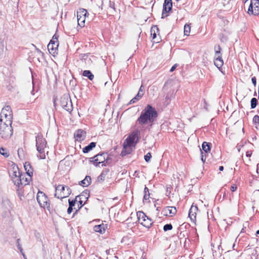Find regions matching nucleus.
Returning a JSON list of instances; mask_svg holds the SVG:
<instances>
[{
    "label": "nucleus",
    "instance_id": "f257e3e1",
    "mask_svg": "<svg viewBox=\"0 0 259 259\" xmlns=\"http://www.w3.org/2000/svg\"><path fill=\"white\" fill-rule=\"evenodd\" d=\"M157 116L158 113L155 109L150 105H147L141 112L137 121L141 124L150 123L152 125Z\"/></svg>",
    "mask_w": 259,
    "mask_h": 259
},
{
    "label": "nucleus",
    "instance_id": "f03ea898",
    "mask_svg": "<svg viewBox=\"0 0 259 259\" xmlns=\"http://www.w3.org/2000/svg\"><path fill=\"white\" fill-rule=\"evenodd\" d=\"M47 146V141L42 135H37L36 137V147L39 153L37 155L40 159H45V148Z\"/></svg>",
    "mask_w": 259,
    "mask_h": 259
},
{
    "label": "nucleus",
    "instance_id": "7ed1b4c3",
    "mask_svg": "<svg viewBox=\"0 0 259 259\" xmlns=\"http://www.w3.org/2000/svg\"><path fill=\"white\" fill-rule=\"evenodd\" d=\"M71 193V189L63 185H59L55 187V197L58 199H63L68 197Z\"/></svg>",
    "mask_w": 259,
    "mask_h": 259
},
{
    "label": "nucleus",
    "instance_id": "20e7f679",
    "mask_svg": "<svg viewBox=\"0 0 259 259\" xmlns=\"http://www.w3.org/2000/svg\"><path fill=\"white\" fill-rule=\"evenodd\" d=\"M90 161L93 162L95 164L98 165L100 163H103L102 165H106L111 163V159L107 153L98 154L90 158Z\"/></svg>",
    "mask_w": 259,
    "mask_h": 259
},
{
    "label": "nucleus",
    "instance_id": "39448f33",
    "mask_svg": "<svg viewBox=\"0 0 259 259\" xmlns=\"http://www.w3.org/2000/svg\"><path fill=\"white\" fill-rule=\"evenodd\" d=\"M13 133L12 123H0V137L2 139L7 140L11 137Z\"/></svg>",
    "mask_w": 259,
    "mask_h": 259
},
{
    "label": "nucleus",
    "instance_id": "423d86ee",
    "mask_svg": "<svg viewBox=\"0 0 259 259\" xmlns=\"http://www.w3.org/2000/svg\"><path fill=\"white\" fill-rule=\"evenodd\" d=\"M37 201L41 207L50 209V202L47 196L42 191H39L36 196Z\"/></svg>",
    "mask_w": 259,
    "mask_h": 259
},
{
    "label": "nucleus",
    "instance_id": "0eeeda50",
    "mask_svg": "<svg viewBox=\"0 0 259 259\" xmlns=\"http://www.w3.org/2000/svg\"><path fill=\"white\" fill-rule=\"evenodd\" d=\"M138 222L143 226L149 228L153 224L152 220L148 218L147 216L142 211H138L137 213Z\"/></svg>",
    "mask_w": 259,
    "mask_h": 259
},
{
    "label": "nucleus",
    "instance_id": "6e6552de",
    "mask_svg": "<svg viewBox=\"0 0 259 259\" xmlns=\"http://www.w3.org/2000/svg\"><path fill=\"white\" fill-rule=\"evenodd\" d=\"M0 117L7 118V121L8 123H12L13 121V113L11 107L7 105L5 106L2 110L0 113Z\"/></svg>",
    "mask_w": 259,
    "mask_h": 259
},
{
    "label": "nucleus",
    "instance_id": "1a4fd4ad",
    "mask_svg": "<svg viewBox=\"0 0 259 259\" xmlns=\"http://www.w3.org/2000/svg\"><path fill=\"white\" fill-rule=\"evenodd\" d=\"M88 14L87 11L84 9H79L77 12L78 24L81 27L84 26L86 16Z\"/></svg>",
    "mask_w": 259,
    "mask_h": 259
},
{
    "label": "nucleus",
    "instance_id": "9d476101",
    "mask_svg": "<svg viewBox=\"0 0 259 259\" xmlns=\"http://www.w3.org/2000/svg\"><path fill=\"white\" fill-rule=\"evenodd\" d=\"M247 12L249 15H258L259 14V0H251Z\"/></svg>",
    "mask_w": 259,
    "mask_h": 259
},
{
    "label": "nucleus",
    "instance_id": "9b49d317",
    "mask_svg": "<svg viewBox=\"0 0 259 259\" xmlns=\"http://www.w3.org/2000/svg\"><path fill=\"white\" fill-rule=\"evenodd\" d=\"M217 47L218 48V50H217V47H215V53L214 56V64L218 68L220 69L223 65L224 62L220 52L221 47L220 46H218Z\"/></svg>",
    "mask_w": 259,
    "mask_h": 259
},
{
    "label": "nucleus",
    "instance_id": "f8f14e48",
    "mask_svg": "<svg viewBox=\"0 0 259 259\" xmlns=\"http://www.w3.org/2000/svg\"><path fill=\"white\" fill-rule=\"evenodd\" d=\"M59 46V42L58 36L56 34L54 35L52 39L48 45V50L50 53L55 54L58 49Z\"/></svg>",
    "mask_w": 259,
    "mask_h": 259
},
{
    "label": "nucleus",
    "instance_id": "ddd939ff",
    "mask_svg": "<svg viewBox=\"0 0 259 259\" xmlns=\"http://www.w3.org/2000/svg\"><path fill=\"white\" fill-rule=\"evenodd\" d=\"M60 103L62 108L65 110L67 111L72 110L71 101L67 96H64L61 98Z\"/></svg>",
    "mask_w": 259,
    "mask_h": 259
},
{
    "label": "nucleus",
    "instance_id": "4468645a",
    "mask_svg": "<svg viewBox=\"0 0 259 259\" xmlns=\"http://www.w3.org/2000/svg\"><path fill=\"white\" fill-rule=\"evenodd\" d=\"M139 135L140 131L138 130H136L128 136L124 142L128 145H134V143H137L138 141Z\"/></svg>",
    "mask_w": 259,
    "mask_h": 259
},
{
    "label": "nucleus",
    "instance_id": "2eb2a0df",
    "mask_svg": "<svg viewBox=\"0 0 259 259\" xmlns=\"http://www.w3.org/2000/svg\"><path fill=\"white\" fill-rule=\"evenodd\" d=\"M172 3L171 0H165L163 6V11L162 13V18L167 16V13L171 10Z\"/></svg>",
    "mask_w": 259,
    "mask_h": 259
},
{
    "label": "nucleus",
    "instance_id": "dca6fc26",
    "mask_svg": "<svg viewBox=\"0 0 259 259\" xmlns=\"http://www.w3.org/2000/svg\"><path fill=\"white\" fill-rule=\"evenodd\" d=\"M162 213L164 215L172 217L177 213V209L174 206H166L162 210Z\"/></svg>",
    "mask_w": 259,
    "mask_h": 259
},
{
    "label": "nucleus",
    "instance_id": "f3484780",
    "mask_svg": "<svg viewBox=\"0 0 259 259\" xmlns=\"http://www.w3.org/2000/svg\"><path fill=\"white\" fill-rule=\"evenodd\" d=\"M86 133L82 130H78L74 133V138L76 140L81 141L84 140Z\"/></svg>",
    "mask_w": 259,
    "mask_h": 259
},
{
    "label": "nucleus",
    "instance_id": "a211bd4d",
    "mask_svg": "<svg viewBox=\"0 0 259 259\" xmlns=\"http://www.w3.org/2000/svg\"><path fill=\"white\" fill-rule=\"evenodd\" d=\"M133 146V145H128L126 142H124L123 148L121 153V156H124L126 154H130L132 152V147Z\"/></svg>",
    "mask_w": 259,
    "mask_h": 259
},
{
    "label": "nucleus",
    "instance_id": "6ab92c4d",
    "mask_svg": "<svg viewBox=\"0 0 259 259\" xmlns=\"http://www.w3.org/2000/svg\"><path fill=\"white\" fill-rule=\"evenodd\" d=\"M198 210V207L196 206H194L193 205L191 206L189 212V217L192 221H194L196 220Z\"/></svg>",
    "mask_w": 259,
    "mask_h": 259
},
{
    "label": "nucleus",
    "instance_id": "aec40b11",
    "mask_svg": "<svg viewBox=\"0 0 259 259\" xmlns=\"http://www.w3.org/2000/svg\"><path fill=\"white\" fill-rule=\"evenodd\" d=\"M23 175H20V176H18L17 177H15V178L13 179V182H14V184L17 186H19L20 185H26L27 182H23V178H22Z\"/></svg>",
    "mask_w": 259,
    "mask_h": 259
},
{
    "label": "nucleus",
    "instance_id": "412c9836",
    "mask_svg": "<svg viewBox=\"0 0 259 259\" xmlns=\"http://www.w3.org/2000/svg\"><path fill=\"white\" fill-rule=\"evenodd\" d=\"M106 229L107 225L104 224L99 225H96L94 227V230L95 232L100 233L101 234L104 233Z\"/></svg>",
    "mask_w": 259,
    "mask_h": 259
},
{
    "label": "nucleus",
    "instance_id": "4be33fe9",
    "mask_svg": "<svg viewBox=\"0 0 259 259\" xmlns=\"http://www.w3.org/2000/svg\"><path fill=\"white\" fill-rule=\"evenodd\" d=\"M109 172V170L108 169L105 168L103 169L100 175L98 177V182H102L104 181Z\"/></svg>",
    "mask_w": 259,
    "mask_h": 259
},
{
    "label": "nucleus",
    "instance_id": "5701e85b",
    "mask_svg": "<svg viewBox=\"0 0 259 259\" xmlns=\"http://www.w3.org/2000/svg\"><path fill=\"white\" fill-rule=\"evenodd\" d=\"M24 167L26 170L27 175L32 176L33 175V169L30 163L28 162H26L24 163Z\"/></svg>",
    "mask_w": 259,
    "mask_h": 259
},
{
    "label": "nucleus",
    "instance_id": "b1692460",
    "mask_svg": "<svg viewBox=\"0 0 259 259\" xmlns=\"http://www.w3.org/2000/svg\"><path fill=\"white\" fill-rule=\"evenodd\" d=\"M91 178L90 176H86L85 178L79 182V185L83 187H88L91 183Z\"/></svg>",
    "mask_w": 259,
    "mask_h": 259
},
{
    "label": "nucleus",
    "instance_id": "393cba45",
    "mask_svg": "<svg viewBox=\"0 0 259 259\" xmlns=\"http://www.w3.org/2000/svg\"><path fill=\"white\" fill-rule=\"evenodd\" d=\"M20 175L21 174L18 167H14L12 170L10 172V176L11 177L12 179L15 178V177L20 176Z\"/></svg>",
    "mask_w": 259,
    "mask_h": 259
},
{
    "label": "nucleus",
    "instance_id": "a878e982",
    "mask_svg": "<svg viewBox=\"0 0 259 259\" xmlns=\"http://www.w3.org/2000/svg\"><path fill=\"white\" fill-rule=\"evenodd\" d=\"M79 197L78 199V202L79 204L80 205L81 207L82 206L84 205V203H83V201L81 200V199L82 198V197H84L85 199H88V197L89 196V191L88 190H85L84 191L80 196H78Z\"/></svg>",
    "mask_w": 259,
    "mask_h": 259
},
{
    "label": "nucleus",
    "instance_id": "bb28decb",
    "mask_svg": "<svg viewBox=\"0 0 259 259\" xmlns=\"http://www.w3.org/2000/svg\"><path fill=\"white\" fill-rule=\"evenodd\" d=\"M96 145V143L91 142V143H90L89 145H88V146H85L84 148H83V149H82L83 152L84 153H88L91 150H92L93 149V148L95 147Z\"/></svg>",
    "mask_w": 259,
    "mask_h": 259
},
{
    "label": "nucleus",
    "instance_id": "cd10ccee",
    "mask_svg": "<svg viewBox=\"0 0 259 259\" xmlns=\"http://www.w3.org/2000/svg\"><path fill=\"white\" fill-rule=\"evenodd\" d=\"M158 28L157 27V26H154L151 28V35L153 39H156V33L158 32Z\"/></svg>",
    "mask_w": 259,
    "mask_h": 259
},
{
    "label": "nucleus",
    "instance_id": "c85d7f7f",
    "mask_svg": "<svg viewBox=\"0 0 259 259\" xmlns=\"http://www.w3.org/2000/svg\"><path fill=\"white\" fill-rule=\"evenodd\" d=\"M211 144L206 142H204L202 144V149L205 153H207L210 151V146Z\"/></svg>",
    "mask_w": 259,
    "mask_h": 259
},
{
    "label": "nucleus",
    "instance_id": "c756f323",
    "mask_svg": "<svg viewBox=\"0 0 259 259\" xmlns=\"http://www.w3.org/2000/svg\"><path fill=\"white\" fill-rule=\"evenodd\" d=\"M83 76L88 77L90 80H92L94 78V75L90 70H85L83 72Z\"/></svg>",
    "mask_w": 259,
    "mask_h": 259
},
{
    "label": "nucleus",
    "instance_id": "7c9ffc66",
    "mask_svg": "<svg viewBox=\"0 0 259 259\" xmlns=\"http://www.w3.org/2000/svg\"><path fill=\"white\" fill-rule=\"evenodd\" d=\"M180 243H186L188 238L186 237L184 232H181L179 235Z\"/></svg>",
    "mask_w": 259,
    "mask_h": 259
},
{
    "label": "nucleus",
    "instance_id": "2f4dec72",
    "mask_svg": "<svg viewBox=\"0 0 259 259\" xmlns=\"http://www.w3.org/2000/svg\"><path fill=\"white\" fill-rule=\"evenodd\" d=\"M150 197V193L148 188L145 186L144 188V195L143 197V201L148 200Z\"/></svg>",
    "mask_w": 259,
    "mask_h": 259
},
{
    "label": "nucleus",
    "instance_id": "473e14b6",
    "mask_svg": "<svg viewBox=\"0 0 259 259\" xmlns=\"http://www.w3.org/2000/svg\"><path fill=\"white\" fill-rule=\"evenodd\" d=\"M0 154L3 155L6 158L8 157L10 155L9 152L7 150V149L4 148H0Z\"/></svg>",
    "mask_w": 259,
    "mask_h": 259
},
{
    "label": "nucleus",
    "instance_id": "72a5a7b5",
    "mask_svg": "<svg viewBox=\"0 0 259 259\" xmlns=\"http://www.w3.org/2000/svg\"><path fill=\"white\" fill-rule=\"evenodd\" d=\"M190 30H191V27H190V26L189 25H188V24H186L184 26V34L185 35H187V36L189 35L190 32Z\"/></svg>",
    "mask_w": 259,
    "mask_h": 259
},
{
    "label": "nucleus",
    "instance_id": "f704fd0d",
    "mask_svg": "<svg viewBox=\"0 0 259 259\" xmlns=\"http://www.w3.org/2000/svg\"><path fill=\"white\" fill-rule=\"evenodd\" d=\"M251 108L254 109L256 107L257 104V100L255 98H253L251 99Z\"/></svg>",
    "mask_w": 259,
    "mask_h": 259
},
{
    "label": "nucleus",
    "instance_id": "c9c22d12",
    "mask_svg": "<svg viewBox=\"0 0 259 259\" xmlns=\"http://www.w3.org/2000/svg\"><path fill=\"white\" fill-rule=\"evenodd\" d=\"M79 197V196H76L74 200H70V199H69V206L73 207V206H74L75 205V202L78 201V199Z\"/></svg>",
    "mask_w": 259,
    "mask_h": 259
},
{
    "label": "nucleus",
    "instance_id": "e433bc0d",
    "mask_svg": "<svg viewBox=\"0 0 259 259\" xmlns=\"http://www.w3.org/2000/svg\"><path fill=\"white\" fill-rule=\"evenodd\" d=\"M172 229V226L171 224H166L163 227V230L165 232L169 230H171Z\"/></svg>",
    "mask_w": 259,
    "mask_h": 259
},
{
    "label": "nucleus",
    "instance_id": "4c0bfd02",
    "mask_svg": "<svg viewBox=\"0 0 259 259\" xmlns=\"http://www.w3.org/2000/svg\"><path fill=\"white\" fill-rule=\"evenodd\" d=\"M31 177L32 176L27 175V177L24 178V176L23 175L22 178H23V182H27V185H28L31 180Z\"/></svg>",
    "mask_w": 259,
    "mask_h": 259
},
{
    "label": "nucleus",
    "instance_id": "58836bf2",
    "mask_svg": "<svg viewBox=\"0 0 259 259\" xmlns=\"http://www.w3.org/2000/svg\"><path fill=\"white\" fill-rule=\"evenodd\" d=\"M17 248L18 249L20 250V251L21 252V253H22V254L23 255V257L25 258V259H27L24 253L23 252V249H22V247L21 246V245H20V244H18V245H17Z\"/></svg>",
    "mask_w": 259,
    "mask_h": 259
},
{
    "label": "nucleus",
    "instance_id": "ea45409f",
    "mask_svg": "<svg viewBox=\"0 0 259 259\" xmlns=\"http://www.w3.org/2000/svg\"><path fill=\"white\" fill-rule=\"evenodd\" d=\"M253 122L254 124H258L259 123V116H258L257 115H256L253 117Z\"/></svg>",
    "mask_w": 259,
    "mask_h": 259
},
{
    "label": "nucleus",
    "instance_id": "a19ab883",
    "mask_svg": "<svg viewBox=\"0 0 259 259\" xmlns=\"http://www.w3.org/2000/svg\"><path fill=\"white\" fill-rule=\"evenodd\" d=\"M151 157V155L150 153H148L146 155L144 156L145 160L146 162H149L150 160V158Z\"/></svg>",
    "mask_w": 259,
    "mask_h": 259
},
{
    "label": "nucleus",
    "instance_id": "79ce46f5",
    "mask_svg": "<svg viewBox=\"0 0 259 259\" xmlns=\"http://www.w3.org/2000/svg\"><path fill=\"white\" fill-rule=\"evenodd\" d=\"M7 118H1L0 117V123H5L7 124H9V123L7 121Z\"/></svg>",
    "mask_w": 259,
    "mask_h": 259
},
{
    "label": "nucleus",
    "instance_id": "37998d69",
    "mask_svg": "<svg viewBox=\"0 0 259 259\" xmlns=\"http://www.w3.org/2000/svg\"><path fill=\"white\" fill-rule=\"evenodd\" d=\"M143 95V93H140V92H138L137 95L135 97L136 98V99L138 100H139L142 98Z\"/></svg>",
    "mask_w": 259,
    "mask_h": 259
},
{
    "label": "nucleus",
    "instance_id": "c03bdc74",
    "mask_svg": "<svg viewBox=\"0 0 259 259\" xmlns=\"http://www.w3.org/2000/svg\"><path fill=\"white\" fill-rule=\"evenodd\" d=\"M200 151L201 152V160L203 162H204L206 160V156L203 155V153L202 152L201 149Z\"/></svg>",
    "mask_w": 259,
    "mask_h": 259
},
{
    "label": "nucleus",
    "instance_id": "a18cd8bd",
    "mask_svg": "<svg viewBox=\"0 0 259 259\" xmlns=\"http://www.w3.org/2000/svg\"><path fill=\"white\" fill-rule=\"evenodd\" d=\"M237 190V186L235 184L233 185L231 187V190L232 192H234Z\"/></svg>",
    "mask_w": 259,
    "mask_h": 259
},
{
    "label": "nucleus",
    "instance_id": "49530a36",
    "mask_svg": "<svg viewBox=\"0 0 259 259\" xmlns=\"http://www.w3.org/2000/svg\"><path fill=\"white\" fill-rule=\"evenodd\" d=\"M137 101H138L136 98L134 97L133 99H132L130 102V104H134L135 103H136Z\"/></svg>",
    "mask_w": 259,
    "mask_h": 259
},
{
    "label": "nucleus",
    "instance_id": "de8ad7c7",
    "mask_svg": "<svg viewBox=\"0 0 259 259\" xmlns=\"http://www.w3.org/2000/svg\"><path fill=\"white\" fill-rule=\"evenodd\" d=\"M251 81H252V83L254 84V85L255 86L256 84V80L255 77L254 76V77H252Z\"/></svg>",
    "mask_w": 259,
    "mask_h": 259
},
{
    "label": "nucleus",
    "instance_id": "09e8293b",
    "mask_svg": "<svg viewBox=\"0 0 259 259\" xmlns=\"http://www.w3.org/2000/svg\"><path fill=\"white\" fill-rule=\"evenodd\" d=\"M178 65L177 64H175L174 65H173L172 66V67L171 68L170 70V72H173L176 68V67H177Z\"/></svg>",
    "mask_w": 259,
    "mask_h": 259
},
{
    "label": "nucleus",
    "instance_id": "8fccbe9b",
    "mask_svg": "<svg viewBox=\"0 0 259 259\" xmlns=\"http://www.w3.org/2000/svg\"><path fill=\"white\" fill-rule=\"evenodd\" d=\"M72 210H73L72 207L69 206V207L67 209V213L68 214H70L72 212Z\"/></svg>",
    "mask_w": 259,
    "mask_h": 259
},
{
    "label": "nucleus",
    "instance_id": "3c124183",
    "mask_svg": "<svg viewBox=\"0 0 259 259\" xmlns=\"http://www.w3.org/2000/svg\"><path fill=\"white\" fill-rule=\"evenodd\" d=\"M251 154H252V153H251V151H247V152H246V156L247 157H250V156H251Z\"/></svg>",
    "mask_w": 259,
    "mask_h": 259
},
{
    "label": "nucleus",
    "instance_id": "603ef678",
    "mask_svg": "<svg viewBox=\"0 0 259 259\" xmlns=\"http://www.w3.org/2000/svg\"><path fill=\"white\" fill-rule=\"evenodd\" d=\"M139 92H140V93H143L144 89H143V86L142 85H141V87L140 88Z\"/></svg>",
    "mask_w": 259,
    "mask_h": 259
},
{
    "label": "nucleus",
    "instance_id": "864d4df0",
    "mask_svg": "<svg viewBox=\"0 0 259 259\" xmlns=\"http://www.w3.org/2000/svg\"><path fill=\"white\" fill-rule=\"evenodd\" d=\"M223 169H224V167H223V166H220L219 167V170H220V171H223Z\"/></svg>",
    "mask_w": 259,
    "mask_h": 259
},
{
    "label": "nucleus",
    "instance_id": "5fc2aeb1",
    "mask_svg": "<svg viewBox=\"0 0 259 259\" xmlns=\"http://www.w3.org/2000/svg\"><path fill=\"white\" fill-rule=\"evenodd\" d=\"M238 241L239 242L240 241V239H239V236H238L236 239V240H235V242H236L237 241Z\"/></svg>",
    "mask_w": 259,
    "mask_h": 259
},
{
    "label": "nucleus",
    "instance_id": "6e6d98bb",
    "mask_svg": "<svg viewBox=\"0 0 259 259\" xmlns=\"http://www.w3.org/2000/svg\"><path fill=\"white\" fill-rule=\"evenodd\" d=\"M244 3H246L248 0H242Z\"/></svg>",
    "mask_w": 259,
    "mask_h": 259
},
{
    "label": "nucleus",
    "instance_id": "4d7b16f0",
    "mask_svg": "<svg viewBox=\"0 0 259 259\" xmlns=\"http://www.w3.org/2000/svg\"><path fill=\"white\" fill-rule=\"evenodd\" d=\"M154 42H159V40L158 39H156L155 40H154Z\"/></svg>",
    "mask_w": 259,
    "mask_h": 259
},
{
    "label": "nucleus",
    "instance_id": "13d9d810",
    "mask_svg": "<svg viewBox=\"0 0 259 259\" xmlns=\"http://www.w3.org/2000/svg\"><path fill=\"white\" fill-rule=\"evenodd\" d=\"M256 235L259 234V230L256 231Z\"/></svg>",
    "mask_w": 259,
    "mask_h": 259
},
{
    "label": "nucleus",
    "instance_id": "bf43d9fd",
    "mask_svg": "<svg viewBox=\"0 0 259 259\" xmlns=\"http://www.w3.org/2000/svg\"><path fill=\"white\" fill-rule=\"evenodd\" d=\"M37 51H38V52H40V53H41V51H40L39 50L37 49Z\"/></svg>",
    "mask_w": 259,
    "mask_h": 259
},
{
    "label": "nucleus",
    "instance_id": "052dcab7",
    "mask_svg": "<svg viewBox=\"0 0 259 259\" xmlns=\"http://www.w3.org/2000/svg\"><path fill=\"white\" fill-rule=\"evenodd\" d=\"M254 96H256V92H254Z\"/></svg>",
    "mask_w": 259,
    "mask_h": 259
},
{
    "label": "nucleus",
    "instance_id": "680f3d73",
    "mask_svg": "<svg viewBox=\"0 0 259 259\" xmlns=\"http://www.w3.org/2000/svg\"><path fill=\"white\" fill-rule=\"evenodd\" d=\"M20 150V149H19L18 150V153H19Z\"/></svg>",
    "mask_w": 259,
    "mask_h": 259
},
{
    "label": "nucleus",
    "instance_id": "e2e57ef3",
    "mask_svg": "<svg viewBox=\"0 0 259 259\" xmlns=\"http://www.w3.org/2000/svg\"><path fill=\"white\" fill-rule=\"evenodd\" d=\"M211 245H212V246L213 247H214V245H213V244H211Z\"/></svg>",
    "mask_w": 259,
    "mask_h": 259
},
{
    "label": "nucleus",
    "instance_id": "0e129e2a",
    "mask_svg": "<svg viewBox=\"0 0 259 259\" xmlns=\"http://www.w3.org/2000/svg\"><path fill=\"white\" fill-rule=\"evenodd\" d=\"M235 246V244H233V247L234 248Z\"/></svg>",
    "mask_w": 259,
    "mask_h": 259
}]
</instances>
